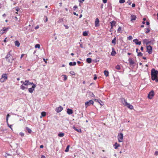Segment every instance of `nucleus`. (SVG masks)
Wrapping results in <instances>:
<instances>
[{
  "label": "nucleus",
  "instance_id": "de8ad7c7",
  "mask_svg": "<svg viewBox=\"0 0 158 158\" xmlns=\"http://www.w3.org/2000/svg\"><path fill=\"white\" fill-rule=\"evenodd\" d=\"M20 135L22 137H23L24 136V133L23 132H20Z\"/></svg>",
  "mask_w": 158,
  "mask_h": 158
},
{
  "label": "nucleus",
  "instance_id": "8fccbe9b",
  "mask_svg": "<svg viewBox=\"0 0 158 158\" xmlns=\"http://www.w3.org/2000/svg\"><path fill=\"white\" fill-rule=\"evenodd\" d=\"M97 77L96 76V74H95L94 75V80H95L97 79Z\"/></svg>",
  "mask_w": 158,
  "mask_h": 158
},
{
  "label": "nucleus",
  "instance_id": "5701e85b",
  "mask_svg": "<svg viewBox=\"0 0 158 158\" xmlns=\"http://www.w3.org/2000/svg\"><path fill=\"white\" fill-rule=\"evenodd\" d=\"M129 63L131 64H134L135 62L131 58H129Z\"/></svg>",
  "mask_w": 158,
  "mask_h": 158
},
{
  "label": "nucleus",
  "instance_id": "a878e982",
  "mask_svg": "<svg viewBox=\"0 0 158 158\" xmlns=\"http://www.w3.org/2000/svg\"><path fill=\"white\" fill-rule=\"evenodd\" d=\"M86 61L88 63H90L91 62L92 59L90 58H88L86 59Z\"/></svg>",
  "mask_w": 158,
  "mask_h": 158
},
{
  "label": "nucleus",
  "instance_id": "9b49d317",
  "mask_svg": "<svg viewBox=\"0 0 158 158\" xmlns=\"http://www.w3.org/2000/svg\"><path fill=\"white\" fill-rule=\"evenodd\" d=\"M63 109V107L61 106H60L56 109V111L57 113H59L61 112Z\"/></svg>",
  "mask_w": 158,
  "mask_h": 158
},
{
  "label": "nucleus",
  "instance_id": "f704fd0d",
  "mask_svg": "<svg viewBox=\"0 0 158 158\" xmlns=\"http://www.w3.org/2000/svg\"><path fill=\"white\" fill-rule=\"evenodd\" d=\"M89 95L91 97H94V95L93 93L91 92H89Z\"/></svg>",
  "mask_w": 158,
  "mask_h": 158
},
{
  "label": "nucleus",
  "instance_id": "2eb2a0df",
  "mask_svg": "<svg viewBox=\"0 0 158 158\" xmlns=\"http://www.w3.org/2000/svg\"><path fill=\"white\" fill-rule=\"evenodd\" d=\"M94 100L95 101H96V102H98V103H99L101 106H103L104 105L103 103L100 100L95 99Z\"/></svg>",
  "mask_w": 158,
  "mask_h": 158
},
{
  "label": "nucleus",
  "instance_id": "69168bd1",
  "mask_svg": "<svg viewBox=\"0 0 158 158\" xmlns=\"http://www.w3.org/2000/svg\"><path fill=\"white\" fill-rule=\"evenodd\" d=\"M43 147H44V146L42 145H41L40 146V148H43Z\"/></svg>",
  "mask_w": 158,
  "mask_h": 158
},
{
  "label": "nucleus",
  "instance_id": "f3484780",
  "mask_svg": "<svg viewBox=\"0 0 158 158\" xmlns=\"http://www.w3.org/2000/svg\"><path fill=\"white\" fill-rule=\"evenodd\" d=\"M73 128L77 131L78 132H81V130L80 129L77 128L75 126H73Z\"/></svg>",
  "mask_w": 158,
  "mask_h": 158
},
{
  "label": "nucleus",
  "instance_id": "412c9836",
  "mask_svg": "<svg viewBox=\"0 0 158 158\" xmlns=\"http://www.w3.org/2000/svg\"><path fill=\"white\" fill-rule=\"evenodd\" d=\"M116 54V52L114 51V49L113 48H112V51L111 53V55L112 56H114Z\"/></svg>",
  "mask_w": 158,
  "mask_h": 158
},
{
  "label": "nucleus",
  "instance_id": "e433bc0d",
  "mask_svg": "<svg viewBox=\"0 0 158 158\" xmlns=\"http://www.w3.org/2000/svg\"><path fill=\"white\" fill-rule=\"evenodd\" d=\"M35 48H40V45L39 44H37L35 45Z\"/></svg>",
  "mask_w": 158,
  "mask_h": 158
},
{
  "label": "nucleus",
  "instance_id": "e2e57ef3",
  "mask_svg": "<svg viewBox=\"0 0 158 158\" xmlns=\"http://www.w3.org/2000/svg\"><path fill=\"white\" fill-rule=\"evenodd\" d=\"M73 14H74V15H76V16H78V14H76V13L75 12H74L73 13Z\"/></svg>",
  "mask_w": 158,
  "mask_h": 158
},
{
  "label": "nucleus",
  "instance_id": "39448f33",
  "mask_svg": "<svg viewBox=\"0 0 158 158\" xmlns=\"http://www.w3.org/2000/svg\"><path fill=\"white\" fill-rule=\"evenodd\" d=\"M154 40L148 41L147 39H145L143 40V42L144 44H145L146 45H148L150 44H153Z\"/></svg>",
  "mask_w": 158,
  "mask_h": 158
},
{
  "label": "nucleus",
  "instance_id": "c9c22d12",
  "mask_svg": "<svg viewBox=\"0 0 158 158\" xmlns=\"http://www.w3.org/2000/svg\"><path fill=\"white\" fill-rule=\"evenodd\" d=\"M116 69L118 70H120L121 69V67L120 65H118L116 66L115 67Z\"/></svg>",
  "mask_w": 158,
  "mask_h": 158
},
{
  "label": "nucleus",
  "instance_id": "f8f14e48",
  "mask_svg": "<svg viewBox=\"0 0 158 158\" xmlns=\"http://www.w3.org/2000/svg\"><path fill=\"white\" fill-rule=\"evenodd\" d=\"M121 101L123 104L125 106H126L128 103L127 102L126 100L124 98H122L121 99Z\"/></svg>",
  "mask_w": 158,
  "mask_h": 158
},
{
  "label": "nucleus",
  "instance_id": "052dcab7",
  "mask_svg": "<svg viewBox=\"0 0 158 158\" xmlns=\"http://www.w3.org/2000/svg\"><path fill=\"white\" fill-rule=\"evenodd\" d=\"M64 26L66 29H68L69 28V27L67 25H64Z\"/></svg>",
  "mask_w": 158,
  "mask_h": 158
},
{
  "label": "nucleus",
  "instance_id": "864d4df0",
  "mask_svg": "<svg viewBox=\"0 0 158 158\" xmlns=\"http://www.w3.org/2000/svg\"><path fill=\"white\" fill-rule=\"evenodd\" d=\"M155 155L157 156L158 155V151H156L155 152Z\"/></svg>",
  "mask_w": 158,
  "mask_h": 158
},
{
  "label": "nucleus",
  "instance_id": "1a4fd4ad",
  "mask_svg": "<svg viewBox=\"0 0 158 158\" xmlns=\"http://www.w3.org/2000/svg\"><path fill=\"white\" fill-rule=\"evenodd\" d=\"M154 92L153 91H151V92H150L148 95V98L149 99H151L152 98V97L154 96Z\"/></svg>",
  "mask_w": 158,
  "mask_h": 158
},
{
  "label": "nucleus",
  "instance_id": "4d7b16f0",
  "mask_svg": "<svg viewBox=\"0 0 158 158\" xmlns=\"http://www.w3.org/2000/svg\"><path fill=\"white\" fill-rule=\"evenodd\" d=\"M107 0H103V2L104 3H106L107 2Z\"/></svg>",
  "mask_w": 158,
  "mask_h": 158
},
{
  "label": "nucleus",
  "instance_id": "4c0bfd02",
  "mask_svg": "<svg viewBox=\"0 0 158 158\" xmlns=\"http://www.w3.org/2000/svg\"><path fill=\"white\" fill-rule=\"evenodd\" d=\"M83 35L84 36H87L88 35L87 32L86 31H84L83 33Z\"/></svg>",
  "mask_w": 158,
  "mask_h": 158
},
{
  "label": "nucleus",
  "instance_id": "774afa93",
  "mask_svg": "<svg viewBox=\"0 0 158 158\" xmlns=\"http://www.w3.org/2000/svg\"><path fill=\"white\" fill-rule=\"evenodd\" d=\"M41 158H45V157L44 156L42 155L41 156Z\"/></svg>",
  "mask_w": 158,
  "mask_h": 158
},
{
  "label": "nucleus",
  "instance_id": "7ed1b4c3",
  "mask_svg": "<svg viewBox=\"0 0 158 158\" xmlns=\"http://www.w3.org/2000/svg\"><path fill=\"white\" fill-rule=\"evenodd\" d=\"M7 79V75L6 73L2 74L1 76V78L0 79V81L1 82H3Z\"/></svg>",
  "mask_w": 158,
  "mask_h": 158
},
{
  "label": "nucleus",
  "instance_id": "5fc2aeb1",
  "mask_svg": "<svg viewBox=\"0 0 158 158\" xmlns=\"http://www.w3.org/2000/svg\"><path fill=\"white\" fill-rule=\"evenodd\" d=\"M127 3L129 5H130L131 3V2L130 1H128L127 2Z\"/></svg>",
  "mask_w": 158,
  "mask_h": 158
},
{
  "label": "nucleus",
  "instance_id": "b1692460",
  "mask_svg": "<svg viewBox=\"0 0 158 158\" xmlns=\"http://www.w3.org/2000/svg\"><path fill=\"white\" fill-rule=\"evenodd\" d=\"M15 46L19 47L20 46V44L18 41L16 40L15 42Z\"/></svg>",
  "mask_w": 158,
  "mask_h": 158
},
{
  "label": "nucleus",
  "instance_id": "49530a36",
  "mask_svg": "<svg viewBox=\"0 0 158 158\" xmlns=\"http://www.w3.org/2000/svg\"><path fill=\"white\" fill-rule=\"evenodd\" d=\"M150 29L148 28L147 29V31H145V33H149L150 32Z\"/></svg>",
  "mask_w": 158,
  "mask_h": 158
},
{
  "label": "nucleus",
  "instance_id": "393cba45",
  "mask_svg": "<svg viewBox=\"0 0 158 158\" xmlns=\"http://www.w3.org/2000/svg\"><path fill=\"white\" fill-rule=\"evenodd\" d=\"M26 129L27 130V131H28V132L29 133H31V130L28 127H26Z\"/></svg>",
  "mask_w": 158,
  "mask_h": 158
},
{
  "label": "nucleus",
  "instance_id": "0eeeda50",
  "mask_svg": "<svg viewBox=\"0 0 158 158\" xmlns=\"http://www.w3.org/2000/svg\"><path fill=\"white\" fill-rule=\"evenodd\" d=\"M32 86L31 88H29L28 89V91L30 93H32L35 90V88L36 87V85L34 84L32 85Z\"/></svg>",
  "mask_w": 158,
  "mask_h": 158
},
{
  "label": "nucleus",
  "instance_id": "bb28decb",
  "mask_svg": "<svg viewBox=\"0 0 158 158\" xmlns=\"http://www.w3.org/2000/svg\"><path fill=\"white\" fill-rule=\"evenodd\" d=\"M116 37H115L114 39L112 41V44H114V45L116 44Z\"/></svg>",
  "mask_w": 158,
  "mask_h": 158
},
{
  "label": "nucleus",
  "instance_id": "58836bf2",
  "mask_svg": "<svg viewBox=\"0 0 158 158\" xmlns=\"http://www.w3.org/2000/svg\"><path fill=\"white\" fill-rule=\"evenodd\" d=\"M70 73L73 75H75V73L73 71H71L70 72Z\"/></svg>",
  "mask_w": 158,
  "mask_h": 158
},
{
  "label": "nucleus",
  "instance_id": "79ce46f5",
  "mask_svg": "<svg viewBox=\"0 0 158 158\" xmlns=\"http://www.w3.org/2000/svg\"><path fill=\"white\" fill-rule=\"evenodd\" d=\"M121 27H119L117 30L118 32H119L120 31H121Z\"/></svg>",
  "mask_w": 158,
  "mask_h": 158
},
{
  "label": "nucleus",
  "instance_id": "a211bd4d",
  "mask_svg": "<svg viewBox=\"0 0 158 158\" xmlns=\"http://www.w3.org/2000/svg\"><path fill=\"white\" fill-rule=\"evenodd\" d=\"M131 21L135 20L136 17L135 15H131Z\"/></svg>",
  "mask_w": 158,
  "mask_h": 158
},
{
  "label": "nucleus",
  "instance_id": "6e6d98bb",
  "mask_svg": "<svg viewBox=\"0 0 158 158\" xmlns=\"http://www.w3.org/2000/svg\"><path fill=\"white\" fill-rule=\"evenodd\" d=\"M135 6V3H133L132 5V7H134Z\"/></svg>",
  "mask_w": 158,
  "mask_h": 158
},
{
  "label": "nucleus",
  "instance_id": "6ab92c4d",
  "mask_svg": "<svg viewBox=\"0 0 158 158\" xmlns=\"http://www.w3.org/2000/svg\"><path fill=\"white\" fill-rule=\"evenodd\" d=\"M114 148L115 149H117L120 146V145L118 144L117 143H115L114 145Z\"/></svg>",
  "mask_w": 158,
  "mask_h": 158
},
{
  "label": "nucleus",
  "instance_id": "37998d69",
  "mask_svg": "<svg viewBox=\"0 0 158 158\" xmlns=\"http://www.w3.org/2000/svg\"><path fill=\"white\" fill-rule=\"evenodd\" d=\"M125 2V0H119V2L120 3H123Z\"/></svg>",
  "mask_w": 158,
  "mask_h": 158
},
{
  "label": "nucleus",
  "instance_id": "6e6552de",
  "mask_svg": "<svg viewBox=\"0 0 158 158\" xmlns=\"http://www.w3.org/2000/svg\"><path fill=\"white\" fill-rule=\"evenodd\" d=\"M147 51L149 54H150L152 53V48L151 46H147Z\"/></svg>",
  "mask_w": 158,
  "mask_h": 158
},
{
  "label": "nucleus",
  "instance_id": "a18cd8bd",
  "mask_svg": "<svg viewBox=\"0 0 158 158\" xmlns=\"http://www.w3.org/2000/svg\"><path fill=\"white\" fill-rule=\"evenodd\" d=\"M132 36H131V35L127 37L128 39L129 40H132Z\"/></svg>",
  "mask_w": 158,
  "mask_h": 158
},
{
  "label": "nucleus",
  "instance_id": "2f4dec72",
  "mask_svg": "<svg viewBox=\"0 0 158 158\" xmlns=\"http://www.w3.org/2000/svg\"><path fill=\"white\" fill-rule=\"evenodd\" d=\"M64 135V134L63 133H59L58 134V136L59 137H62Z\"/></svg>",
  "mask_w": 158,
  "mask_h": 158
},
{
  "label": "nucleus",
  "instance_id": "13d9d810",
  "mask_svg": "<svg viewBox=\"0 0 158 158\" xmlns=\"http://www.w3.org/2000/svg\"><path fill=\"white\" fill-rule=\"evenodd\" d=\"M8 126H9V127L12 130V129L11 127H12V125H9L8 124Z\"/></svg>",
  "mask_w": 158,
  "mask_h": 158
},
{
  "label": "nucleus",
  "instance_id": "680f3d73",
  "mask_svg": "<svg viewBox=\"0 0 158 158\" xmlns=\"http://www.w3.org/2000/svg\"><path fill=\"white\" fill-rule=\"evenodd\" d=\"M24 55V54H22L20 58L21 59L22 58L23 56Z\"/></svg>",
  "mask_w": 158,
  "mask_h": 158
},
{
  "label": "nucleus",
  "instance_id": "4be33fe9",
  "mask_svg": "<svg viewBox=\"0 0 158 158\" xmlns=\"http://www.w3.org/2000/svg\"><path fill=\"white\" fill-rule=\"evenodd\" d=\"M110 23L111 24V28H112L113 26H114L116 23V22L114 21H112L111 22H110Z\"/></svg>",
  "mask_w": 158,
  "mask_h": 158
},
{
  "label": "nucleus",
  "instance_id": "0e129e2a",
  "mask_svg": "<svg viewBox=\"0 0 158 158\" xmlns=\"http://www.w3.org/2000/svg\"><path fill=\"white\" fill-rule=\"evenodd\" d=\"M85 0H81L80 1H79V2L80 3H82L83 2V1H84Z\"/></svg>",
  "mask_w": 158,
  "mask_h": 158
},
{
  "label": "nucleus",
  "instance_id": "603ef678",
  "mask_svg": "<svg viewBox=\"0 0 158 158\" xmlns=\"http://www.w3.org/2000/svg\"><path fill=\"white\" fill-rule=\"evenodd\" d=\"M16 10L17 11H18L19 10V9L18 7H16Z\"/></svg>",
  "mask_w": 158,
  "mask_h": 158
},
{
  "label": "nucleus",
  "instance_id": "338daca9",
  "mask_svg": "<svg viewBox=\"0 0 158 158\" xmlns=\"http://www.w3.org/2000/svg\"><path fill=\"white\" fill-rule=\"evenodd\" d=\"M146 23L147 25H149L150 23H149L148 22H146Z\"/></svg>",
  "mask_w": 158,
  "mask_h": 158
},
{
  "label": "nucleus",
  "instance_id": "dca6fc26",
  "mask_svg": "<svg viewBox=\"0 0 158 158\" xmlns=\"http://www.w3.org/2000/svg\"><path fill=\"white\" fill-rule=\"evenodd\" d=\"M67 113L69 114L70 115V114H73V110L72 109H70L69 108H68L67 109Z\"/></svg>",
  "mask_w": 158,
  "mask_h": 158
},
{
  "label": "nucleus",
  "instance_id": "7c9ffc66",
  "mask_svg": "<svg viewBox=\"0 0 158 158\" xmlns=\"http://www.w3.org/2000/svg\"><path fill=\"white\" fill-rule=\"evenodd\" d=\"M104 73L106 77H107L108 76L109 72L108 71L105 70L104 71Z\"/></svg>",
  "mask_w": 158,
  "mask_h": 158
},
{
  "label": "nucleus",
  "instance_id": "c85d7f7f",
  "mask_svg": "<svg viewBox=\"0 0 158 158\" xmlns=\"http://www.w3.org/2000/svg\"><path fill=\"white\" fill-rule=\"evenodd\" d=\"M61 77H63V78H64V81H65L67 79V76L66 75H62Z\"/></svg>",
  "mask_w": 158,
  "mask_h": 158
},
{
  "label": "nucleus",
  "instance_id": "4468645a",
  "mask_svg": "<svg viewBox=\"0 0 158 158\" xmlns=\"http://www.w3.org/2000/svg\"><path fill=\"white\" fill-rule=\"evenodd\" d=\"M99 19L97 18L95 19V27H97L99 26Z\"/></svg>",
  "mask_w": 158,
  "mask_h": 158
},
{
  "label": "nucleus",
  "instance_id": "9d476101",
  "mask_svg": "<svg viewBox=\"0 0 158 158\" xmlns=\"http://www.w3.org/2000/svg\"><path fill=\"white\" fill-rule=\"evenodd\" d=\"M34 84L32 82H30L28 80H26L25 82H23V84L25 85H32Z\"/></svg>",
  "mask_w": 158,
  "mask_h": 158
},
{
  "label": "nucleus",
  "instance_id": "bf43d9fd",
  "mask_svg": "<svg viewBox=\"0 0 158 158\" xmlns=\"http://www.w3.org/2000/svg\"><path fill=\"white\" fill-rule=\"evenodd\" d=\"M39 28V26L38 25H37L35 27V29H38Z\"/></svg>",
  "mask_w": 158,
  "mask_h": 158
},
{
  "label": "nucleus",
  "instance_id": "c756f323",
  "mask_svg": "<svg viewBox=\"0 0 158 158\" xmlns=\"http://www.w3.org/2000/svg\"><path fill=\"white\" fill-rule=\"evenodd\" d=\"M41 116H40V118H41L42 117H44L46 115V113L45 112H42L41 113Z\"/></svg>",
  "mask_w": 158,
  "mask_h": 158
},
{
  "label": "nucleus",
  "instance_id": "3c124183",
  "mask_svg": "<svg viewBox=\"0 0 158 158\" xmlns=\"http://www.w3.org/2000/svg\"><path fill=\"white\" fill-rule=\"evenodd\" d=\"M44 17L45 18H46V19L45 20H44V22H46L48 20V18H47V17L46 16H45Z\"/></svg>",
  "mask_w": 158,
  "mask_h": 158
},
{
  "label": "nucleus",
  "instance_id": "f257e3e1",
  "mask_svg": "<svg viewBox=\"0 0 158 158\" xmlns=\"http://www.w3.org/2000/svg\"><path fill=\"white\" fill-rule=\"evenodd\" d=\"M151 76L152 80L158 82V71L152 69L151 70Z\"/></svg>",
  "mask_w": 158,
  "mask_h": 158
},
{
  "label": "nucleus",
  "instance_id": "423d86ee",
  "mask_svg": "<svg viewBox=\"0 0 158 158\" xmlns=\"http://www.w3.org/2000/svg\"><path fill=\"white\" fill-rule=\"evenodd\" d=\"M94 103V101L92 100H90L88 102H86L85 103V106L86 108L88 106H90L91 105H93Z\"/></svg>",
  "mask_w": 158,
  "mask_h": 158
},
{
  "label": "nucleus",
  "instance_id": "aec40b11",
  "mask_svg": "<svg viewBox=\"0 0 158 158\" xmlns=\"http://www.w3.org/2000/svg\"><path fill=\"white\" fill-rule=\"evenodd\" d=\"M126 106L131 110H132L133 109V106L129 103H128Z\"/></svg>",
  "mask_w": 158,
  "mask_h": 158
},
{
  "label": "nucleus",
  "instance_id": "c03bdc74",
  "mask_svg": "<svg viewBox=\"0 0 158 158\" xmlns=\"http://www.w3.org/2000/svg\"><path fill=\"white\" fill-rule=\"evenodd\" d=\"M9 116H10V115H9V114H8L6 116V122L7 123H8V118Z\"/></svg>",
  "mask_w": 158,
  "mask_h": 158
},
{
  "label": "nucleus",
  "instance_id": "ddd939ff",
  "mask_svg": "<svg viewBox=\"0 0 158 158\" xmlns=\"http://www.w3.org/2000/svg\"><path fill=\"white\" fill-rule=\"evenodd\" d=\"M133 42L137 45H140L141 44V42L139 41L137 39L133 40Z\"/></svg>",
  "mask_w": 158,
  "mask_h": 158
},
{
  "label": "nucleus",
  "instance_id": "cd10ccee",
  "mask_svg": "<svg viewBox=\"0 0 158 158\" xmlns=\"http://www.w3.org/2000/svg\"><path fill=\"white\" fill-rule=\"evenodd\" d=\"M76 64V63L75 62H70L69 63V65L70 66L75 65Z\"/></svg>",
  "mask_w": 158,
  "mask_h": 158
},
{
  "label": "nucleus",
  "instance_id": "f03ea898",
  "mask_svg": "<svg viewBox=\"0 0 158 158\" xmlns=\"http://www.w3.org/2000/svg\"><path fill=\"white\" fill-rule=\"evenodd\" d=\"M11 51L10 50L7 53L6 56L5 57V58L6 59V61L8 62L12 63L13 60H15L16 59V57L14 56L11 54Z\"/></svg>",
  "mask_w": 158,
  "mask_h": 158
},
{
  "label": "nucleus",
  "instance_id": "20e7f679",
  "mask_svg": "<svg viewBox=\"0 0 158 158\" xmlns=\"http://www.w3.org/2000/svg\"><path fill=\"white\" fill-rule=\"evenodd\" d=\"M123 134L122 133H119L118 134L117 137L119 142H122L123 140Z\"/></svg>",
  "mask_w": 158,
  "mask_h": 158
},
{
  "label": "nucleus",
  "instance_id": "09e8293b",
  "mask_svg": "<svg viewBox=\"0 0 158 158\" xmlns=\"http://www.w3.org/2000/svg\"><path fill=\"white\" fill-rule=\"evenodd\" d=\"M77 8V6H73V10H76V9Z\"/></svg>",
  "mask_w": 158,
  "mask_h": 158
},
{
  "label": "nucleus",
  "instance_id": "72a5a7b5",
  "mask_svg": "<svg viewBox=\"0 0 158 158\" xmlns=\"http://www.w3.org/2000/svg\"><path fill=\"white\" fill-rule=\"evenodd\" d=\"M70 147L69 145H68L66 148V149L65 150V152H67L69 151V149Z\"/></svg>",
  "mask_w": 158,
  "mask_h": 158
},
{
  "label": "nucleus",
  "instance_id": "ea45409f",
  "mask_svg": "<svg viewBox=\"0 0 158 158\" xmlns=\"http://www.w3.org/2000/svg\"><path fill=\"white\" fill-rule=\"evenodd\" d=\"M137 56H143V54L141 52H138V53Z\"/></svg>",
  "mask_w": 158,
  "mask_h": 158
},
{
  "label": "nucleus",
  "instance_id": "473e14b6",
  "mask_svg": "<svg viewBox=\"0 0 158 158\" xmlns=\"http://www.w3.org/2000/svg\"><path fill=\"white\" fill-rule=\"evenodd\" d=\"M8 29V28H3L2 30V31L3 32V33L4 32H5L7 31Z\"/></svg>",
  "mask_w": 158,
  "mask_h": 158
},
{
  "label": "nucleus",
  "instance_id": "a19ab883",
  "mask_svg": "<svg viewBox=\"0 0 158 158\" xmlns=\"http://www.w3.org/2000/svg\"><path fill=\"white\" fill-rule=\"evenodd\" d=\"M20 87V88L22 90H24L26 88V87L23 85H21Z\"/></svg>",
  "mask_w": 158,
  "mask_h": 158
}]
</instances>
